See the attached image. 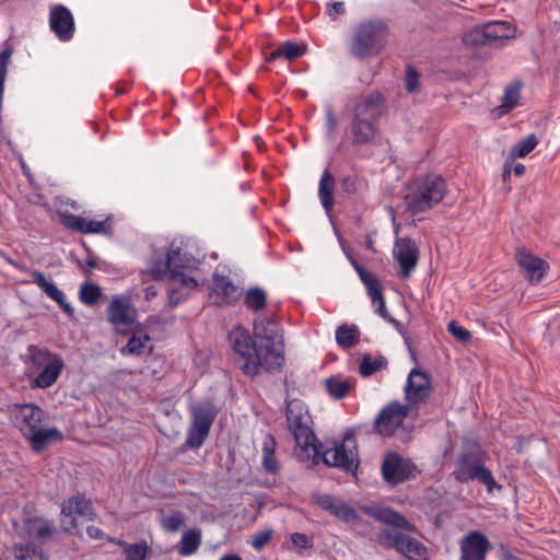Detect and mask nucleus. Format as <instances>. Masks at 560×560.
<instances>
[{"mask_svg":"<svg viewBox=\"0 0 560 560\" xmlns=\"http://www.w3.org/2000/svg\"><path fill=\"white\" fill-rule=\"evenodd\" d=\"M388 34L389 26L384 20L363 21L354 32L350 47L352 56L360 60L377 56L385 48Z\"/></svg>","mask_w":560,"mask_h":560,"instance_id":"obj_4","label":"nucleus"},{"mask_svg":"<svg viewBox=\"0 0 560 560\" xmlns=\"http://www.w3.org/2000/svg\"><path fill=\"white\" fill-rule=\"evenodd\" d=\"M24 436L30 440L34 452H42L49 443L60 441L63 438L62 432L58 428L34 429V425L24 431Z\"/></svg>","mask_w":560,"mask_h":560,"instance_id":"obj_21","label":"nucleus"},{"mask_svg":"<svg viewBox=\"0 0 560 560\" xmlns=\"http://www.w3.org/2000/svg\"><path fill=\"white\" fill-rule=\"evenodd\" d=\"M101 296L102 290L96 283L84 282L81 284L79 290V299L83 304L93 306L98 302Z\"/></svg>","mask_w":560,"mask_h":560,"instance_id":"obj_43","label":"nucleus"},{"mask_svg":"<svg viewBox=\"0 0 560 560\" xmlns=\"http://www.w3.org/2000/svg\"><path fill=\"white\" fill-rule=\"evenodd\" d=\"M56 303L67 314V316H69L70 318L74 317V310L71 306V304L69 302H67L65 295L61 298V300H58Z\"/></svg>","mask_w":560,"mask_h":560,"instance_id":"obj_62","label":"nucleus"},{"mask_svg":"<svg viewBox=\"0 0 560 560\" xmlns=\"http://www.w3.org/2000/svg\"><path fill=\"white\" fill-rule=\"evenodd\" d=\"M27 352L28 355L25 362H32L36 366H45L55 359V355H60L59 353H52L48 348H39L35 345H30Z\"/></svg>","mask_w":560,"mask_h":560,"instance_id":"obj_40","label":"nucleus"},{"mask_svg":"<svg viewBox=\"0 0 560 560\" xmlns=\"http://www.w3.org/2000/svg\"><path fill=\"white\" fill-rule=\"evenodd\" d=\"M276 440L272 435L264 442L262 447V467L268 474L276 475L279 472L280 466L275 454Z\"/></svg>","mask_w":560,"mask_h":560,"instance_id":"obj_35","label":"nucleus"},{"mask_svg":"<svg viewBox=\"0 0 560 560\" xmlns=\"http://www.w3.org/2000/svg\"><path fill=\"white\" fill-rule=\"evenodd\" d=\"M191 423L187 432L184 447L197 450L208 438L211 425L218 416V408L210 399L201 400L189 407Z\"/></svg>","mask_w":560,"mask_h":560,"instance_id":"obj_6","label":"nucleus"},{"mask_svg":"<svg viewBox=\"0 0 560 560\" xmlns=\"http://www.w3.org/2000/svg\"><path fill=\"white\" fill-rule=\"evenodd\" d=\"M281 48H282L283 58L289 61H292V60L303 56L306 51L305 46L299 45L291 40H287L283 44H281Z\"/></svg>","mask_w":560,"mask_h":560,"instance_id":"obj_50","label":"nucleus"},{"mask_svg":"<svg viewBox=\"0 0 560 560\" xmlns=\"http://www.w3.org/2000/svg\"><path fill=\"white\" fill-rule=\"evenodd\" d=\"M515 259L524 279L530 284L539 283L549 270L548 261L533 255L525 248L516 250Z\"/></svg>","mask_w":560,"mask_h":560,"instance_id":"obj_15","label":"nucleus"},{"mask_svg":"<svg viewBox=\"0 0 560 560\" xmlns=\"http://www.w3.org/2000/svg\"><path fill=\"white\" fill-rule=\"evenodd\" d=\"M82 245L85 249V252L88 253L89 257L84 260V265L89 268V269H94L97 267V264L94 259V252L91 249V247H89L84 241H82Z\"/></svg>","mask_w":560,"mask_h":560,"instance_id":"obj_61","label":"nucleus"},{"mask_svg":"<svg viewBox=\"0 0 560 560\" xmlns=\"http://www.w3.org/2000/svg\"><path fill=\"white\" fill-rule=\"evenodd\" d=\"M49 24L56 36L67 42L73 37L74 20L71 11L65 5H57L50 12Z\"/></svg>","mask_w":560,"mask_h":560,"instance_id":"obj_19","label":"nucleus"},{"mask_svg":"<svg viewBox=\"0 0 560 560\" xmlns=\"http://www.w3.org/2000/svg\"><path fill=\"white\" fill-rule=\"evenodd\" d=\"M31 275L32 282L38 285L40 290L45 292L46 295L50 298L52 301L57 302L58 300H61V298L65 295L63 292L59 290L52 281H49L46 278L43 271L34 269L32 270Z\"/></svg>","mask_w":560,"mask_h":560,"instance_id":"obj_32","label":"nucleus"},{"mask_svg":"<svg viewBox=\"0 0 560 560\" xmlns=\"http://www.w3.org/2000/svg\"><path fill=\"white\" fill-rule=\"evenodd\" d=\"M285 418L289 430L302 450L306 451L314 442H317L315 432L310 427L311 416L304 401L296 398L289 400L287 402Z\"/></svg>","mask_w":560,"mask_h":560,"instance_id":"obj_8","label":"nucleus"},{"mask_svg":"<svg viewBox=\"0 0 560 560\" xmlns=\"http://www.w3.org/2000/svg\"><path fill=\"white\" fill-rule=\"evenodd\" d=\"M345 3L341 1H336L327 4L326 13L332 21H336L337 16L340 14H345Z\"/></svg>","mask_w":560,"mask_h":560,"instance_id":"obj_58","label":"nucleus"},{"mask_svg":"<svg viewBox=\"0 0 560 560\" xmlns=\"http://www.w3.org/2000/svg\"><path fill=\"white\" fill-rule=\"evenodd\" d=\"M117 545L122 547L124 553L126 555L125 560H145L147 558L149 546L145 539H140L135 544L118 540Z\"/></svg>","mask_w":560,"mask_h":560,"instance_id":"obj_39","label":"nucleus"},{"mask_svg":"<svg viewBox=\"0 0 560 560\" xmlns=\"http://www.w3.org/2000/svg\"><path fill=\"white\" fill-rule=\"evenodd\" d=\"M491 549L492 545L483 533L471 530L460 540V560H486Z\"/></svg>","mask_w":560,"mask_h":560,"instance_id":"obj_16","label":"nucleus"},{"mask_svg":"<svg viewBox=\"0 0 560 560\" xmlns=\"http://www.w3.org/2000/svg\"><path fill=\"white\" fill-rule=\"evenodd\" d=\"M362 100L369 103L370 105L375 106L376 108H381L382 110L384 109V105L386 102L385 95L380 91H374L369 95L364 96Z\"/></svg>","mask_w":560,"mask_h":560,"instance_id":"obj_57","label":"nucleus"},{"mask_svg":"<svg viewBox=\"0 0 560 560\" xmlns=\"http://www.w3.org/2000/svg\"><path fill=\"white\" fill-rule=\"evenodd\" d=\"M158 521L163 530L167 533H176L185 525V514L178 510H172L170 514H165L164 510L158 511Z\"/></svg>","mask_w":560,"mask_h":560,"instance_id":"obj_31","label":"nucleus"},{"mask_svg":"<svg viewBox=\"0 0 560 560\" xmlns=\"http://www.w3.org/2000/svg\"><path fill=\"white\" fill-rule=\"evenodd\" d=\"M420 86V73L411 63L405 67V89L408 93H415Z\"/></svg>","mask_w":560,"mask_h":560,"instance_id":"obj_47","label":"nucleus"},{"mask_svg":"<svg viewBox=\"0 0 560 560\" xmlns=\"http://www.w3.org/2000/svg\"><path fill=\"white\" fill-rule=\"evenodd\" d=\"M15 551L19 560H48L43 548L32 542L15 546Z\"/></svg>","mask_w":560,"mask_h":560,"instance_id":"obj_41","label":"nucleus"},{"mask_svg":"<svg viewBox=\"0 0 560 560\" xmlns=\"http://www.w3.org/2000/svg\"><path fill=\"white\" fill-rule=\"evenodd\" d=\"M244 305L247 310L258 313L267 305V293L259 287H252L245 292Z\"/></svg>","mask_w":560,"mask_h":560,"instance_id":"obj_36","label":"nucleus"},{"mask_svg":"<svg viewBox=\"0 0 560 560\" xmlns=\"http://www.w3.org/2000/svg\"><path fill=\"white\" fill-rule=\"evenodd\" d=\"M409 410L408 405H402L397 400L388 402L376 416L373 432L383 438H392L396 430L402 425Z\"/></svg>","mask_w":560,"mask_h":560,"instance_id":"obj_10","label":"nucleus"},{"mask_svg":"<svg viewBox=\"0 0 560 560\" xmlns=\"http://www.w3.org/2000/svg\"><path fill=\"white\" fill-rule=\"evenodd\" d=\"M182 268H173L171 270V280L178 282L179 287L188 290L189 292L199 285V282L194 278L180 270Z\"/></svg>","mask_w":560,"mask_h":560,"instance_id":"obj_49","label":"nucleus"},{"mask_svg":"<svg viewBox=\"0 0 560 560\" xmlns=\"http://www.w3.org/2000/svg\"><path fill=\"white\" fill-rule=\"evenodd\" d=\"M368 291L369 296L371 298L372 302H375L376 299H380V296L383 295L382 284L375 285Z\"/></svg>","mask_w":560,"mask_h":560,"instance_id":"obj_64","label":"nucleus"},{"mask_svg":"<svg viewBox=\"0 0 560 560\" xmlns=\"http://www.w3.org/2000/svg\"><path fill=\"white\" fill-rule=\"evenodd\" d=\"M201 545V530L190 528L183 533L177 545V551L180 556L187 557L194 555Z\"/></svg>","mask_w":560,"mask_h":560,"instance_id":"obj_28","label":"nucleus"},{"mask_svg":"<svg viewBox=\"0 0 560 560\" xmlns=\"http://www.w3.org/2000/svg\"><path fill=\"white\" fill-rule=\"evenodd\" d=\"M86 535L91 539H104V538H106L107 541L115 542V539L113 537L106 536L105 533L101 528H98L97 526H94V525H89L86 527Z\"/></svg>","mask_w":560,"mask_h":560,"instance_id":"obj_59","label":"nucleus"},{"mask_svg":"<svg viewBox=\"0 0 560 560\" xmlns=\"http://www.w3.org/2000/svg\"><path fill=\"white\" fill-rule=\"evenodd\" d=\"M65 363L61 355H55L40 373L30 382L32 388H48L54 385L63 370Z\"/></svg>","mask_w":560,"mask_h":560,"instance_id":"obj_22","label":"nucleus"},{"mask_svg":"<svg viewBox=\"0 0 560 560\" xmlns=\"http://www.w3.org/2000/svg\"><path fill=\"white\" fill-rule=\"evenodd\" d=\"M383 110L381 108H376L373 105H370L363 100H360L355 103L353 107V115L360 118L371 119L372 121L377 122L380 117L382 116Z\"/></svg>","mask_w":560,"mask_h":560,"instance_id":"obj_45","label":"nucleus"},{"mask_svg":"<svg viewBox=\"0 0 560 560\" xmlns=\"http://www.w3.org/2000/svg\"><path fill=\"white\" fill-rule=\"evenodd\" d=\"M485 26L492 46L514 36L515 28L510 22L493 21Z\"/></svg>","mask_w":560,"mask_h":560,"instance_id":"obj_27","label":"nucleus"},{"mask_svg":"<svg viewBox=\"0 0 560 560\" xmlns=\"http://www.w3.org/2000/svg\"><path fill=\"white\" fill-rule=\"evenodd\" d=\"M538 145V139L535 133H529L518 140L510 150V159L514 161L518 158L527 156Z\"/></svg>","mask_w":560,"mask_h":560,"instance_id":"obj_38","label":"nucleus"},{"mask_svg":"<svg viewBox=\"0 0 560 560\" xmlns=\"http://www.w3.org/2000/svg\"><path fill=\"white\" fill-rule=\"evenodd\" d=\"M325 387L334 399L340 400L347 397L350 390L354 388V382L332 375L325 380Z\"/></svg>","mask_w":560,"mask_h":560,"instance_id":"obj_30","label":"nucleus"},{"mask_svg":"<svg viewBox=\"0 0 560 560\" xmlns=\"http://www.w3.org/2000/svg\"><path fill=\"white\" fill-rule=\"evenodd\" d=\"M180 255V248H159L155 249L150 259L149 268L145 273L153 281H161L170 273L173 268H184V265L177 262V256Z\"/></svg>","mask_w":560,"mask_h":560,"instance_id":"obj_12","label":"nucleus"},{"mask_svg":"<svg viewBox=\"0 0 560 560\" xmlns=\"http://www.w3.org/2000/svg\"><path fill=\"white\" fill-rule=\"evenodd\" d=\"M88 234L112 236L114 234V215L108 214L102 221L88 220Z\"/></svg>","mask_w":560,"mask_h":560,"instance_id":"obj_44","label":"nucleus"},{"mask_svg":"<svg viewBox=\"0 0 560 560\" xmlns=\"http://www.w3.org/2000/svg\"><path fill=\"white\" fill-rule=\"evenodd\" d=\"M212 289L218 296H221V304H234L241 296L237 287L232 280L218 272H214L212 276Z\"/></svg>","mask_w":560,"mask_h":560,"instance_id":"obj_23","label":"nucleus"},{"mask_svg":"<svg viewBox=\"0 0 560 560\" xmlns=\"http://www.w3.org/2000/svg\"><path fill=\"white\" fill-rule=\"evenodd\" d=\"M335 176L331 172L326 168L319 180L318 196L323 208L326 212H330L334 207V188H335Z\"/></svg>","mask_w":560,"mask_h":560,"instance_id":"obj_25","label":"nucleus"},{"mask_svg":"<svg viewBox=\"0 0 560 560\" xmlns=\"http://www.w3.org/2000/svg\"><path fill=\"white\" fill-rule=\"evenodd\" d=\"M380 129L377 122L371 119L352 116L350 121L351 144L362 147L370 144L377 136Z\"/></svg>","mask_w":560,"mask_h":560,"instance_id":"obj_20","label":"nucleus"},{"mask_svg":"<svg viewBox=\"0 0 560 560\" xmlns=\"http://www.w3.org/2000/svg\"><path fill=\"white\" fill-rule=\"evenodd\" d=\"M25 530L30 536H34L37 539L50 537L54 533L49 522L39 516L28 517L25 521Z\"/></svg>","mask_w":560,"mask_h":560,"instance_id":"obj_33","label":"nucleus"},{"mask_svg":"<svg viewBox=\"0 0 560 560\" xmlns=\"http://www.w3.org/2000/svg\"><path fill=\"white\" fill-rule=\"evenodd\" d=\"M291 540L294 547L298 549L299 553H302L303 549L313 548V540L310 536L303 533H293L291 535Z\"/></svg>","mask_w":560,"mask_h":560,"instance_id":"obj_55","label":"nucleus"},{"mask_svg":"<svg viewBox=\"0 0 560 560\" xmlns=\"http://www.w3.org/2000/svg\"><path fill=\"white\" fill-rule=\"evenodd\" d=\"M447 331L460 342H467L471 339V332L460 326L457 320H451L448 323Z\"/></svg>","mask_w":560,"mask_h":560,"instance_id":"obj_53","label":"nucleus"},{"mask_svg":"<svg viewBox=\"0 0 560 560\" xmlns=\"http://www.w3.org/2000/svg\"><path fill=\"white\" fill-rule=\"evenodd\" d=\"M500 560H521L504 545L500 547Z\"/></svg>","mask_w":560,"mask_h":560,"instance_id":"obj_63","label":"nucleus"},{"mask_svg":"<svg viewBox=\"0 0 560 560\" xmlns=\"http://www.w3.org/2000/svg\"><path fill=\"white\" fill-rule=\"evenodd\" d=\"M372 304L375 306V313L377 315H380L382 318L389 317V313L386 308L384 295L380 296V299H376L375 302H372Z\"/></svg>","mask_w":560,"mask_h":560,"instance_id":"obj_60","label":"nucleus"},{"mask_svg":"<svg viewBox=\"0 0 560 560\" xmlns=\"http://www.w3.org/2000/svg\"><path fill=\"white\" fill-rule=\"evenodd\" d=\"M59 222L62 226L72 232L88 234L89 222L81 215H77L68 211L60 212Z\"/></svg>","mask_w":560,"mask_h":560,"instance_id":"obj_37","label":"nucleus"},{"mask_svg":"<svg viewBox=\"0 0 560 560\" xmlns=\"http://www.w3.org/2000/svg\"><path fill=\"white\" fill-rule=\"evenodd\" d=\"M487 453L478 442L466 443L454 462L452 476L460 483L478 481L486 486L487 492L492 493L494 489L501 491L492 471L486 466Z\"/></svg>","mask_w":560,"mask_h":560,"instance_id":"obj_2","label":"nucleus"},{"mask_svg":"<svg viewBox=\"0 0 560 560\" xmlns=\"http://www.w3.org/2000/svg\"><path fill=\"white\" fill-rule=\"evenodd\" d=\"M398 250L396 253V259L399 265V277L407 279L415 270L419 260V248L413 240L410 237H404L397 241Z\"/></svg>","mask_w":560,"mask_h":560,"instance_id":"obj_18","label":"nucleus"},{"mask_svg":"<svg viewBox=\"0 0 560 560\" xmlns=\"http://www.w3.org/2000/svg\"><path fill=\"white\" fill-rule=\"evenodd\" d=\"M311 502L346 523L355 524L360 520L359 513L352 506L331 494L312 493Z\"/></svg>","mask_w":560,"mask_h":560,"instance_id":"obj_13","label":"nucleus"},{"mask_svg":"<svg viewBox=\"0 0 560 560\" xmlns=\"http://www.w3.org/2000/svg\"><path fill=\"white\" fill-rule=\"evenodd\" d=\"M106 317L118 334L127 335V330L122 327L133 325L137 320L138 312L129 296H114L106 307Z\"/></svg>","mask_w":560,"mask_h":560,"instance_id":"obj_11","label":"nucleus"},{"mask_svg":"<svg viewBox=\"0 0 560 560\" xmlns=\"http://www.w3.org/2000/svg\"><path fill=\"white\" fill-rule=\"evenodd\" d=\"M375 541L386 549H395L408 560H427L428 548L417 538L397 529L383 528L375 534Z\"/></svg>","mask_w":560,"mask_h":560,"instance_id":"obj_7","label":"nucleus"},{"mask_svg":"<svg viewBox=\"0 0 560 560\" xmlns=\"http://www.w3.org/2000/svg\"><path fill=\"white\" fill-rule=\"evenodd\" d=\"M371 516L376 521L394 526L393 529L401 528L413 530L415 526L399 512L392 508H377L371 511Z\"/></svg>","mask_w":560,"mask_h":560,"instance_id":"obj_24","label":"nucleus"},{"mask_svg":"<svg viewBox=\"0 0 560 560\" xmlns=\"http://www.w3.org/2000/svg\"><path fill=\"white\" fill-rule=\"evenodd\" d=\"M272 530L267 529L259 533H255L252 539V546L256 550H261L271 539Z\"/></svg>","mask_w":560,"mask_h":560,"instance_id":"obj_56","label":"nucleus"},{"mask_svg":"<svg viewBox=\"0 0 560 560\" xmlns=\"http://www.w3.org/2000/svg\"><path fill=\"white\" fill-rule=\"evenodd\" d=\"M446 182L438 174L429 173L417 176L408 184V192L404 197L406 211L416 215L439 205L446 194Z\"/></svg>","mask_w":560,"mask_h":560,"instance_id":"obj_3","label":"nucleus"},{"mask_svg":"<svg viewBox=\"0 0 560 560\" xmlns=\"http://www.w3.org/2000/svg\"><path fill=\"white\" fill-rule=\"evenodd\" d=\"M520 100V85L510 84L504 90L502 97V105L498 106L497 109L508 108L513 109L516 107Z\"/></svg>","mask_w":560,"mask_h":560,"instance_id":"obj_48","label":"nucleus"},{"mask_svg":"<svg viewBox=\"0 0 560 560\" xmlns=\"http://www.w3.org/2000/svg\"><path fill=\"white\" fill-rule=\"evenodd\" d=\"M150 340V336L148 334H143V336L132 334L129 338L127 345L121 349L122 354H133L140 355L143 353V348L145 342Z\"/></svg>","mask_w":560,"mask_h":560,"instance_id":"obj_46","label":"nucleus"},{"mask_svg":"<svg viewBox=\"0 0 560 560\" xmlns=\"http://www.w3.org/2000/svg\"><path fill=\"white\" fill-rule=\"evenodd\" d=\"M463 40L466 46L471 47L492 46L485 24L481 26H476L474 30L466 33Z\"/></svg>","mask_w":560,"mask_h":560,"instance_id":"obj_42","label":"nucleus"},{"mask_svg":"<svg viewBox=\"0 0 560 560\" xmlns=\"http://www.w3.org/2000/svg\"><path fill=\"white\" fill-rule=\"evenodd\" d=\"M431 393V382L429 375L415 368L410 371L405 386L406 399L410 404L417 405L427 400Z\"/></svg>","mask_w":560,"mask_h":560,"instance_id":"obj_17","label":"nucleus"},{"mask_svg":"<svg viewBox=\"0 0 560 560\" xmlns=\"http://www.w3.org/2000/svg\"><path fill=\"white\" fill-rule=\"evenodd\" d=\"M232 349L242 360L241 371L255 377L264 369L269 374L281 372L284 365V343L280 325L271 317H258L253 324V335L242 325L228 335Z\"/></svg>","mask_w":560,"mask_h":560,"instance_id":"obj_1","label":"nucleus"},{"mask_svg":"<svg viewBox=\"0 0 560 560\" xmlns=\"http://www.w3.org/2000/svg\"><path fill=\"white\" fill-rule=\"evenodd\" d=\"M189 291L184 289L183 287L172 288L168 291V301L167 306L170 308L176 307L183 301H185L189 296Z\"/></svg>","mask_w":560,"mask_h":560,"instance_id":"obj_54","label":"nucleus"},{"mask_svg":"<svg viewBox=\"0 0 560 560\" xmlns=\"http://www.w3.org/2000/svg\"><path fill=\"white\" fill-rule=\"evenodd\" d=\"M416 466L410 460H404L397 452L387 454L382 463L383 479L390 485H399L410 479Z\"/></svg>","mask_w":560,"mask_h":560,"instance_id":"obj_14","label":"nucleus"},{"mask_svg":"<svg viewBox=\"0 0 560 560\" xmlns=\"http://www.w3.org/2000/svg\"><path fill=\"white\" fill-rule=\"evenodd\" d=\"M387 366L388 360L383 354H377L373 358L370 353H363L359 364V374L362 377H370L376 372L386 370Z\"/></svg>","mask_w":560,"mask_h":560,"instance_id":"obj_26","label":"nucleus"},{"mask_svg":"<svg viewBox=\"0 0 560 560\" xmlns=\"http://www.w3.org/2000/svg\"><path fill=\"white\" fill-rule=\"evenodd\" d=\"M360 329L357 325L342 324L336 329V342L343 349L353 348L359 343Z\"/></svg>","mask_w":560,"mask_h":560,"instance_id":"obj_29","label":"nucleus"},{"mask_svg":"<svg viewBox=\"0 0 560 560\" xmlns=\"http://www.w3.org/2000/svg\"><path fill=\"white\" fill-rule=\"evenodd\" d=\"M337 125L338 120L334 112V107L328 104L325 106V135L328 139L335 138Z\"/></svg>","mask_w":560,"mask_h":560,"instance_id":"obj_51","label":"nucleus"},{"mask_svg":"<svg viewBox=\"0 0 560 560\" xmlns=\"http://www.w3.org/2000/svg\"><path fill=\"white\" fill-rule=\"evenodd\" d=\"M339 185L342 194L351 196L358 192L360 180L355 175H347L340 178Z\"/></svg>","mask_w":560,"mask_h":560,"instance_id":"obj_52","label":"nucleus"},{"mask_svg":"<svg viewBox=\"0 0 560 560\" xmlns=\"http://www.w3.org/2000/svg\"><path fill=\"white\" fill-rule=\"evenodd\" d=\"M22 416L24 425L21 428V431L31 429L34 425V429L39 428V424L45 418L44 410L35 404H25L22 407Z\"/></svg>","mask_w":560,"mask_h":560,"instance_id":"obj_34","label":"nucleus"},{"mask_svg":"<svg viewBox=\"0 0 560 560\" xmlns=\"http://www.w3.org/2000/svg\"><path fill=\"white\" fill-rule=\"evenodd\" d=\"M311 447L314 451V463L319 460L327 467H337L343 469L346 472L355 474L359 467L357 439L352 432H347L343 440L334 446L327 448L318 440L314 442Z\"/></svg>","mask_w":560,"mask_h":560,"instance_id":"obj_5","label":"nucleus"},{"mask_svg":"<svg viewBox=\"0 0 560 560\" xmlns=\"http://www.w3.org/2000/svg\"><path fill=\"white\" fill-rule=\"evenodd\" d=\"M74 514L94 521L97 516L93 503L86 498L85 493L77 492L61 504L60 523L63 533L69 535H79V524Z\"/></svg>","mask_w":560,"mask_h":560,"instance_id":"obj_9","label":"nucleus"}]
</instances>
